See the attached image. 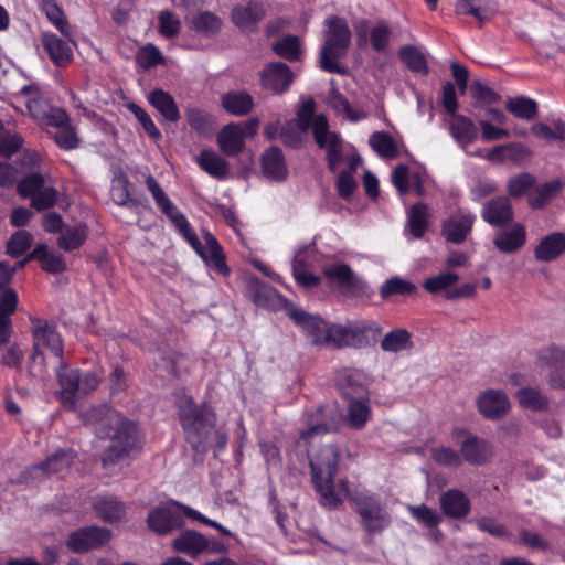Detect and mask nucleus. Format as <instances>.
I'll return each mask as SVG.
<instances>
[{"label":"nucleus","mask_w":565,"mask_h":565,"mask_svg":"<svg viewBox=\"0 0 565 565\" xmlns=\"http://www.w3.org/2000/svg\"><path fill=\"white\" fill-rule=\"evenodd\" d=\"M535 182L534 177L530 173H520L513 178H511L508 182V193L511 198H520L523 195L529 188H531Z\"/></svg>","instance_id":"nucleus-59"},{"label":"nucleus","mask_w":565,"mask_h":565,"mask_svg":"<svg viewBox=\"0 0 565 565\" xmlns=\"http://www.w3.org/2000/svg\"><path fill=\"white\" fill-rule=\"evenodd\" d=\"M462 458L473 466L486 463L492 455L490 444L475 435L468 434L460 444Z\"/></svg>","instance_id":"nucleus-19"},{"label":"nucleus","mask_w":565,"mask_h":565,"mask_svg":"<svg viewBox=\"0 0 565 565\" xmlns=\"http://www.w3.org/2000/svg\"><path fill=\"white\" fill-rule=\"evenodd\" d=\"M427 205L424 203H416L412 206L408 213V227L414 237L419 238L424 235L427 228Z\"/></svg>","instance_id":"nucleus-46"},{"label":"nucleus","mask_w":565,"mask_h":565,"mask_svg":"<svg viewBox=\"0 0 565 565\" xmlns=\"http://www.w3.org/2000/svg\"><path fill=\"white\" fill-rule=\"evenodd\" d=\"M459 280L455 273L446 271L425 280L424 288L430 294H437L446 290Z\"/></svg>","instance_id":"nucleus-55"},{"label":"nucleus","mask_w":565,"mask_h":565,"mask_svg":"<svg viewBox=\"0 0 565 565\" xmlns=\"http://www.w3.org/2000/svg\"><path fill=\"white\" fill-rule=\"evenodd\" d=\"M45 186L44 175L33 172L22 178L17 185L18 193L26 199H32Z\"/></svg>","instance_id":"nucleus-49"},{"label":"nucleus","mask_w":565,"mask_h":565,"mask_svg":"<svg viewBox=\"0 0 565 565\" xmlns=\"http://www.w3.org/2000/svg\"><path fill=\"white\" fill-rule=\"evenodd\" d=\"M290 319L301 327L310 337L313 344H326L329 326L319 317L309 315L301 308H297L294 303L288 310Z\"/></svg>","instance_id":"nucleus-13"},{"label":"nucleus","mask_w":565,"mask_h":565,"mask_svg":"<svg viewBox=\"0 0 565 565\" xmlns=\"http://www.w3.org/2000/svg\"><path fill=\"white\" fill-rule=\"evenodd\" d=\"M185 117L189 126L198 132L205 134L214 125L213 117L199 108H188Z\"/></svg>","instance_id":"nucleus-51"},{"label":"nucleus","mask_w":565,"mask_h":565,"mask_svg":"<svg viewBox=\"0 0 565 565\" xmlns=\"http://www.w3.org/2000/svg\"><path fill=\"white\" fill-rule=\"evenodd\" d=\"M478 409L487 419L503 417L509 408V399L502 391L488 390L481 393L477 399Z\"/></svg>","instance_id":"nucleus-17"},{"label":"nucleus","mask_w":565,"mask_h":565,"mask_svg":"<svg viewBox=\"0 0 565 565\" xmlns=\"http://www.w3.org/2000/svg\"><path fill=\"white\" fill-rule=\"evenodd\" d=\"M328 30L324 34V44L320 53V66L330 73L342 74L344 72L338 63L343 58L351 42V31L348 23L339 18L332 17L326 20Z\"/></svg>","instance_id":"nucleus-5"},{"label":"nucleus","mask_w":565,"mask_h":565,"mask_svg":"<svg viewBox=\"0 0 565 565\" xmlns=\"http://www.w3.org/2000/svg\"><path fill=\"white\" fill-rule=\"evenodd\" d=\"M222 20L210 11L200 12L192 19V29L204 35H213L221 31Z\"/></svg>","instance_id":"nucleus-43"},{"label":"nucleus","mask_w":565,"mask_h":565,"mask_svg":"<svg viewBox=\"0 0 565 565\" xmlns=\"http://www.w3.org/2000/svg\"><path fill=\"white\" fill-rule=\"evenodd\" d=\"M371 148L381 157L392 159L397 157V146L392 136L385 131H375L370 136Z\"/></svg>","instance_id":"nucleus-41"},{"label":"nucleus","mask_w":565,"mask_h":565,"mask_svg":"<svg viewBox=\"0 0 565 565\" xmlns=\"http://www.w3.org/2000/svg\"><path fill=\"white\" fill-rule=\"evenodd\" d=\"M86 237L87 232L85 226H68L61 232L57 244L64 250H73L82 246Z\"/></svg>","instance_id":"nucleus-45"},{"label":"nucleus","mask_w":565,"mask_h":565,"mask_svg":"<svg viewBox=\"0 0 565 565\" xmlns=\"http://www.w3.org/2000/svg\"><path fill=\"white\" fill-rule=\"evenodd\" d=\"M313 137L318 147L326 150L328 168L334 172L344 159V142L339 134L329 130L326 116L319 115L315 119Z\"/></svg>","instance_id":"nucleus-7"},{"label":"nucleus","mask_w":565,"mask_h":565,"mask_svg":"<svg viewBox=\"0 0 565 565\" xmlns=\"http://www.w3.org/2000/svg\"><path fill=\"white\" fill-rule=\"evenodd\" d=\"M110 535V531L106 527L87 526L72 532L66 545L75 553H86L106 544Z\"/></svg>","instance_id":"nucleus-10"},{"label":"nucleus","mask_w":565,"mask_h":565,"mask_svg":"<svg viewBox=\"0 0 565 565\" xmlns=\"http://www.w3.org/2000/svg\"><path fill=\"white\" fill-rule=\"evenodd\" d=\"M158 30L167 39L175 38L181 31L180 19L170 10H162L158 14Z\"/></svg>","instance_id":"nucleus-50"},{"label":"nucleus","mask_w":565,"mask_h":565,"mask_svg":"<svg viewBox=\"0 0 565 565\" xmlns=\"http://www.w3.org/2000/svg\"><path fill=\"white\" fill-rule=\"evenodd\" d=\"M56 377L61 386V401L70 406L75 403V395L79 391V374L77 370H72L64 362L60 360L56 369Z\"/></svg>","instance_id":"nucleus-21"},{"label":"nucleus","mask_w":565,"mask_h":565,"mask_svg":"<svg viewBox=\"0 0 565 565\" xmlns=\"http://www.w3.org/2000/svg\"><path fill=\"white\" fill-rule=\"evenodd\" d=\"M179 409L185 439L196 454H204L214 445L225 447L226 436L215 429V415L210 407H195L191 397H184Z\"/></svg>","instance_id":"nucleus-1"},{"label":"nucleus","mask_w":565,"mask_h":565,"mask_svg":"<svg viewBox=\"0 0 565 565\" xmlns=\"http://www.w3.org/2000/svg\"><path fill=\"white\" fill-rule=\"evenodd\" d=\"M351 347L365 348L374 344L382 333V328L374 321L361 320L350 323Z\"/></svg>","instance_id":"nucleus-30"},{"label":"nucleus","mask_w":565,"mask_h":565,"mask_svg":"<svg viewBox=\"0 0 565 565\" xmlns=\"http://www.w3.org/2000/svg\"><path fill=\"white\" fill-rule=\"evenodd\" d=\"M339 460L340 449L333 444L321 446L310 458L312 482L324 505L337 507L342 501L334 488Z\"/></svg>","instance_id":"nucleus-3"},{"label":"nucleus","mask_w":565,"mask_h":565,"mask_svg":"<svg viewBox=\"0 0 565 565\" xmlns=\"http://www.w3.org/2000/svg\"><path fill=\"white\" fill-rule=\"evenodd\" d=\"M439 503L443 513L451 519L465 518L471 508L468 497L457 489L444 492L439 498Z\"/></svg>","instance_id":"nucleus-23"},{"label":"nucleus","mask_w":565,"mask_h":565,"mask_svg":"<svg viewBox=\"0 0 565 565\" xmlns=\"http://www.w3.org/2000/svg\"><path fill=\"white\" fill-rule=\"evenodd\" d=\"M33 237L26 231L15 232L7 244V253L12 257L24 254L32 245Z\"/></svg>","instance_id":"nucleus-52"},{"label":"nucleus","mask_w":565,"mask_h":565,"mask_svg":"<svg viewBox=\"0 0 565 565\" xmlns=\"http://www.w3.org/2000/svg\"><path fill=\"white\" fill-rule=\"evenodd\" d=\"M190 245L203 259L211 262L218 273L223 275L228 274L230 270L225 264L222 248L212 234H204V245H202L199 239L198 243H190Z\"/></svg>","instance_id":"nucleus-24"},{"label":"nucleus","mask_w":565,"mask_h":565,"mask_svg":"<svg viewBox=\"0 0 565 565\" xmlns=\"http://www.w3.org/2000/svg\"><path fill=\"white\" fill-rule=\"evenodd\" d=\"M565 253V233L554 232L541 239L535 247L534 257L539 262H552Z\"/></svg>","instance_id":"nucleus-28"},{"label":"nucleus","mask_w":565,"mask_h":565,"mask_svg":"<svg viewBox=\"0 0 565 565\" xmlns=\"http://www.w3.org/2000/svg\"><path fill=\"white\" fill-rule=\"evenodd\" d=\"M476 216L467 211L459 210L452 213L443 224V235L446 241L461 244L470 233Z\"/></svg>","instance_id":"nucleus-14"},{"label":"nucleus","mask_w":565,"mask_h":565,"mask_svg":"<svg viewBox=\"0 0 565 565\" xmlns=\"http://www.w3.org/2000/svg\"><path fill=\"white\" fill-rule=\"evenodd\" d=\"M209 547V541L201 533L186 530L173 540V548L189 556L195 557Z\"/></svg>","instance_id":"nucleus-32"},{"label":"nucleus","mask_w":565,"mask_h":565,"mask_svg":"<svg viewBox=\"0 0 565 565\" xmlns=\"http://www.w3.org/2000/svg\"><path fill=\"white\" fill-rule=\"evenodd\" d=\"M58 191L53 186H44L31 199V206L36 211H44L53 207L57 202Z\"/></svg>","instance_id":"nucleus-58"},{"label":"nucleus","mask_w":565,"mask_h":565,"mask_svg":"<svg viewBox=\"0 0 565 565\" xmlns=\"http://www.w3.org/2000/svg\"><path fill=\"white\" fill-rule=\"evenodd\" d=\"M338 385L341 394L347 401L365 398L369 396L367 390L363 384V374L359 371H342L338 379Z\"/></svg>","instance_id":"nucleus-27"},{"label":"nucleus","mask_w":565,"mask_h":565,"mask_svg":"<svg viewBox=\"0 0 565 565\" xmlns=\"http://www.w3.org/2000/svg\"><path fill=\"white\" fill-rule=\"evenodd\" d=\"M42 43L56 66H66L73 58L71 46L55 34H44Z\"/></svg>","instance_id":"nucleus-33"},{"label":"nucleus","mask_w":565,"mask_h":565,"mask_svg":"<svg viewBox=\"0 0 565 565\" xmlns=\"http://www.w3.org/2000/svg\"><path fill=\"white\" fill-rule=\"evenodd\" d=\"M294 81V75L288 65L282 62L268 64L262 72L264 87L276 93L285 92Z\"/></svg>","instance_id":"nucleus-18"},{"label":"nucleus","mask_w":565,"mask_h":565,"mask_svg":"<svg viewBox=\"0 0 565 565\" xmlns=\"http://www.w3.org/2000/svg\"><path fill=\"white\" fill-rule=\"evenodd\" d=\"M433 459L444 466H455L458 467L461 465L460 455L448 447H436L431 450Z\"/></svg>","instance_id":"nucleus-64"},{"label":"nucleus","mask_w":565,"mask_h":565,"mask_svg":"<svg viewBox=\"0 0 565 565\" xmlns=\"http://www.w3.org/2000/svg\"><path fill=\"white\" fill-rule=\"evenodd\" d=\"M22 146V138L18 134L0 131V156L11 157Z\"/></svg>","instance_id":"nucleus-63"},{"label":"nucleus","mask_w":565,"mask_h":565,"mask_svg":"<svg viewBox=\"0 0 565 565\" xmlns=\"http://www.w3.org/2000/svg\"><path fill=\"white\" fill-rule=\"evenodd\" d=\"M351 326L333 324L329 328L326 344L333 348L351 347Z\"/></svg>","instance_id":"nucleus-54"},{"label":"nucleus","mask_w":565,"mask_h":565,"mask_svg":"<svg viewBox=\"0 0 565 565\" xmlns=\"http://www.w3.org/2000/svg\"><path fill=\"white\" fill-rule=\"evenodd\" d=\"M266 17V8L258 0L243 1L233 7L232 22L243 32L252 33Z\"/></svg>","instance_id":"nucleus-9"},{"label":"nucleus","mask_w":565,"mask_h":565,"mask_svg":"<svg viewBox=\"0 0 565 565\" xmlns=\"http://www.w3.org/2000/svg\"><path fill=\"white\" fill-rule=\"evenodd\" d=\"M324 275L329 280L335 281L339 286L352 294L362 292L365 282L358 278L350 266L345 264H333L324 268Z\"/></svg>","instance_id":"nucleus-20"},{"label":"nucleus","mask_w":565,"mask_h":565,"mask_svg":"<svg viewBox=\"0 0 565 565\" xmlns=\"http://www.w3.org/2000/svg\"><path fill=\"white\" fill-rule=\"evenodd\" d=\"M449 132L463 151L478 137V129L473 121L463 115H454L449 122Z\"/></svg>","instance_id":"nucleus-29"},{"label":"nucleus","mask_w":565,"mask_h":565,"mask_svg":"<svg viewBox=\"0 0 565 565\" xmlns=\"http://www.w3.org/2000/svg\"><path fill=\"white\" fill-rule=\"evenodd\" d=\"M307 131V128H303L292 120L281 128L280 138L286 146L297 148L302 143L303 136Z\"/></svg>","instance_id":"nucleus-53"},{"label":"nucleus","mask_w":565,"mask_h":565,"mask_svg":"<svg viewBox=\"0 0 565 565\" xmlns=\"http://www.w3.org/2000/svg\"><path fill=\"white\" fill-rule=\"evenodd\" d=\"M408 510L416 520L424 523L427 527H434L441 521L440 515L425 504L409 505Z\"/></svg>","instance_id":"nucleus-60"},{"label":"nucleus","mask_w":565,"mask_h":565,"mask_svg":"<svg viewBox=\"0 0 565 565\" xmlns=\"http://www.w3.org/2000/svg\"><path fill=\"white\" fill-rule=\"evenodd\" d=\"M196 162L203 171L215 179L223 180L228 175V162L212 150H202Z\"/></svg>","instance_id":"nucleus-35"},{"label":"nucleus","mask_w":565,"mask_h":565,"mask_svg":"<svg viewBox=\"0 0 565 565\" xmlns=\"http://www.w3.org/2000/svg\"><path fill=\"white\" fill-rule=\"evenodd\" d=\"M222 106L232 115L245 116L253 110L254 99L243 90L228 92L222 96Z\"/></svg>","instance_id":"nucleus-36"},{"label":"nucleus","mask_w":565,"mask_h":565,"mask_svg":"<svg viewBox=\"0 0 565 565\" xmlns=\"http://www.w3.org/2000/svg\"><path fill=\"white\" fill-rule=\"evenodd\" d=\"M183 519L179 511V503L175 501L163 504L152 510L147 518L149 527L164 535L182 525Z\"/></svg>","instance_id":"nucleus-11"},{"label":"nucleus","mask_w":565,"mask_h":565,"mask_svg":"<svg viewBox=\"0 0 565 565\" xmlns=\"http://www.w3.org/2000/svg\"><path fill=\"white\" fill-rule=\"evenodd\" d=\"M72 450H58L47 457L45 461L34 465L28 470L31 479H41L54 473L67 471L74 461Z\"/></svg>","instance_id":"nucleus-16"},{"label":"nucleus","mask_w":565,"mask_h":565,"mask_svg":"<svg viewBox=\"0 0 565 565\" xmlns=\"http://www.w3.org/2000/svg\"><path fill=\"white\" fill-rule=\"evenodd\" d=\"M246 292L252 301L259 307L271 310L285 308L288 311L292 306V302L284 298L275 288L260 281L255 276L247 278Z\"/></svg>","instance_id":"nucleus-8"},{"label":"nucleus","mask_w":565,"mask_h":565,"mask_svg":"<svg viewBox=\"0 0 565 565\" xmlns=\"http://www.w3.org/2000/svg\"><path fill=\"white\" fill-rule=\"evenodd\" d=\"M470 90L471 96L483 104H494L501 99V96L498 93L479 81L472 82Z\"/></svg>","instance_id":"nucleus-61"},{"label":"nucleus","mask_w":565,"mask_h":565,"mask_svg":"<svg viewBox=\"0 0 565 565\" xmlns=\"http://www.w3.org/2000/svg\"><path fill=\"white\" fill-rule=\"evenodd\" d=\"M399 57L412 72L424 75L428 74L426 57L419 49L413 45H405L399 50Z\"/></svg>","instance_id":"nucleus-42"},{"label":"nucleus","mask_w":565,"mask_h":565,"mask_svg":"<svg viewBox=\"0 0 565 565\" xmlns=\"http://www.w3.org/2000/svg\"><path fill=\"white\" fill-rule=\"evenodd\" d=\"M526 227L522 223H513L509 228H501L493 236L492 243L503 254H514L526 243Z\"/></svg>","instance_id":"nucleus-15"},{"label":"nucleus","mask_w":565,"mask_h":565,"mask_svg":"<svg viewBox=\"0 0 565 565\" xmlns=\"http://www.w3.org/2000/svg\"><path fill=\"white\" fill-rule=\"evenodd\" d=\"M96 514L107 523L120 522L126 515V505L111 494L98 495L93 503Z\"/></svg>","instance_id":"nucleus-22"},{"label":"nucleus","mask_w":565,"mask_h":565,"mask_svg":"<svg viewBox=\"0 0 565 565\" xmlns=\"http://www.w3.org/2000/svg\"><path fill=\"white\" fill-rule=\"evenodd\" d=\"M18 295L13 289H7L0 295V344H6L11 335V319L15 311Z\"/></svg>","instance_id":"nucleus-31"},{"label":"nucleus","mask_w":565,"mask_h":565,"mask_svg":"<svg viewBox=\"0 0 565 565\" xmlns=\"http://www.w3.org/2000/svg\"><path fill=\"white\" fill-rule=\"evenodd\" d=\"M95 433L100 438H109L110 446L104 452L103 466L113 465L131 451L139 448V436L136 425L126 420L119 413L104 408L95 423Z\"/></svg>","instance_id":"nucleus-2"},{"label":"nucleus","mask_w":565,"mask_h":565,"mask_svg":"<svg viewBox=\"0 0 565 565\" xmlns=\"http://www.w3.org/2000/svg\"><path fill=\"white\" fill-rule=\"evenodd\" d=\"M128 186V178L122 172L116 174L111 181V199L117 205L137 207V203L130 199Z\"/></svg>","instance_id":"nucleus-44"},{"label":"nucleus","mask_w":565,"mask_h":565,"mask_svg":"<svg viewBox=\"0 0 565 565\" xmlns=\"http://www.w3.org/2000/svg\"><path fill=\"white\" fill-rule=\"evenodd\" d=\"M129 109L134 113L143 130L154 140L161 138L160 130L156 127L151 117L138 105L131 104Z\"/></svg>","instance_id":"nucleus-62"},{"label":"nucleus","mask_w":565,"mask_h":565,"mask_svg":"<svg viewBox=\"0 0 565 565\" xmlns=\"http://www.w3.org/2000/svg\"><path fill=\"white\" fill-rule=\"evenodd\" d=\"M148 100L166 120L177 122L180 119L177 103L168 92L159 88L153 89L149 93Z\"/></svg>","instance_id":"nucleus-34"},{"label":"nucleus","mask_w":565,"mask_h":565,"mask_svg":"<svg viewBox=\"0 0 565 565\" xmlns=\"http://www.w3.org/2000/svg\"><path fill=\"white\" fill-rule=\"evenodd\" d=\"M33 352L31 355L29 372L32 376H41L45 369L44 351H49L54 358L63 359L64 343L55 327L41 319H31Z\"/></svg>","instance_id":"nucleus-4"},{"label":"nucleus","mask_w":565,"mask_h":565,"mask_svg":"<svg viewBox=\"0 0 565 565\" xmlns=\"http://www.w3.org/2000/svg\"><path fill=\"white\" fill-rule=\"evenodd\" d=\"M360 525L369 534H380L392 523V516L380 499L365 492L353 497Z\"/></svg>","instance_id":"nucleus-6"},{"label":"nucleus","mask_w":565,"mask_h":565,"mask_svg":"<svg viewBox=\"0 0 565 565\" xmlns=\"http://www.w3.org/2000/svg\"><path fill=\"white\" fill-rule=\"evenodd\" d=\"M380 345L384 352L393 353L408 351L414 347L411 333L402 328L386 333Z\"/></svg>","instance_id":"nucleus-37"},{"label":"nucleus","mask_w":565,"mask_h":565,"mask_svg":"<svg viewBox=\"0 0 565 565\" xmlns=\"http://www.w3.org/2000/svg\"><path fill=\"white\" fill-rule=\"evenodd\" d=\"M505 108L515 117L524 120L534 119L539 113L536 102L525 96L509 98L505 103Z\"/></svg>","instance_id":"nucleus-38"},{"label":"nucleus","mask_w":565,"mask_h":565,"mask_svg":"<svg viewBox=\"0 0 565 565\" xmlns=\"http://www.w3.org/2000/svg\"><path fill=\"white\" fill-rule=\"evenodd\" d=\"M273 51L280 57L290 62L299 61L302 54L300 39L297 35H286L276 41Z\"/></svg>","instance_id":"nucleus-40"},{"label":"nucleus","mask_w":565,"mask_h":565,"mask_svg":"<svg viewBox=\"0 0 565 565\" xmlns=\"http://www.w3.org/2000/svg\"><path fill=\"white\" fill-rule=\"evenodd\" d=\"M391 28L386 22H379L370 33L371 44L373 50L376 52H384L388 47L390 39H391Z\"/></svg>","instance_id":"nucleus-57"},{"label":"nucleus","mask_w":565,"mask_h":565,"mask_svg":"<svg viewBox=\"0 0 565 565\" xmlns=\"http://www.w3.org/2000/svg\"><path fill=\"white\" fill-rule=\"evenodd\" d=\"M348 423L352 428L361 429L367 423L371 411L367 405L369 396L348 401Z\"/></svg>","instance_id":"nucleus-39"},{"label":"nucleus","mask_w":565,"mask_h":565,"mask_svg":"<svg viewBox=\"0 0 565 565\" xmlns=\"http://www.w3.org/2000/svg\"><path fill=\"white\" fill-rule=\"evenodd\" d=\"M482 220L498 228L507 227L514 218L513 205L509 196H495L482 204Z\"/></svg>","instance_id":"nucleus-12"},{"label":"nucleus","mask_w":565,"mask_h":565,"mask_svg":"<svg viewBox=\"0 0 565 565\" xmlns=\"http://www.w3.org/2000/svg\"><path fill=\"white\" fill-rule=\"evenodd\" d=\"M245 131L238 124H228L222 128L217 136L221 151L228 156H237L244 149Z\"/></svg>","instance_id":"nucleus-25"},{"label":"nucleus","mask_w":565,"mask_h":565,"mask_svg":"<svg viewBox=\"0 0 565 565\" xmlns=\"http://www.w3.org/2000/svg\"><path fill=\"white\" fill-rule=\"evenodd\" d=\"M416 291V286L409 280L392 277L387 279L380 289V296L387 299L395 295H411Z\"/></svg>","instance_id":"nucleus-47"},{"label":"nucleus","mask_w":565,"mask_h":565,"mask_svg":"<svg viewBox=\"0 0 565 565\" xmlns=\"http://www.w3.org/2000/svg\"><path fill=\"white\" fill-rule=\"evenodd\" d=\"M164 214L169 217V220L173 223V225L178 228V231L185 237V239L189 243H198V237L192 232L189 222L175 205H173L171 210L169 209L168 211H166Z\"/></svg>","instance_id":"nucleus-56"},{"label":"nucleus","mask_w":565,"mask_h":565,"mask_svg":"<svg viewBox=\"0 0 565 565\" xmlns=\"http://www.w3.org/2000/svg\"><path fill=\"white\" fill-rule=\"evenodd\" d=\"M262 171L267 179L273 181H284L287 178V166L279 148L271 147L263 153Z\"/></svg>","instance_id":"nucleus-26"},{"label":"nucleus","mask_w":565,"mask_h":565,"mask_svg":"<svg viewBox=\"0 0 565 565\" xmlns=\"http://www.w3.org/2000/svg\"><path fill=\"white\" fill-rule=\"evenodd\" d=\"M520 404L532 411H542L548 406V399L534 387H523L516 393Z\"/></svg>","instance_id":"nucleus-48"}]
</instances>
